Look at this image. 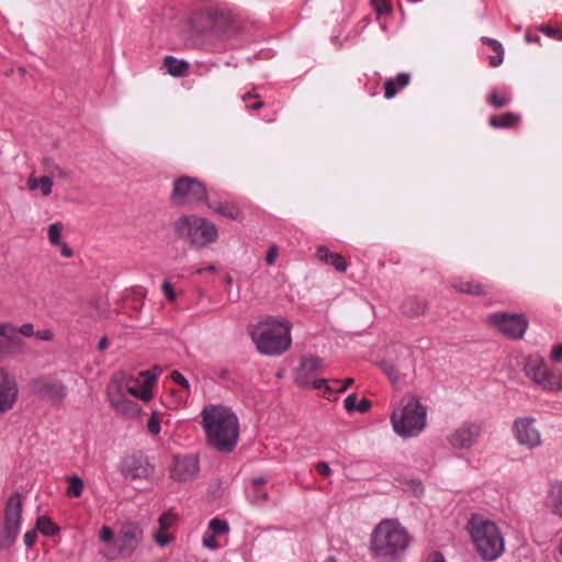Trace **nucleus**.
I'll use <instances>...</instances> for the list:
<instances>
[{
    "instance_id": "nucleus-1",
    "label": "nucleus",
    "mask_w": 562,
    "mask_h": 562,
    "mask_svg": "<svg viewBox=\"0 0 562 562\" xmlns=\"http://www.w3.org/2000/svg\"><path fill=\"white\" fill-rule=\"evenodd\" d=\"M201 418L207 445L220 452L233 451L239 438L236 414L227 406L210 404L202 409Z\"/></svg>"
},
{
    "instance_id": "nucleus-2",
    "label": "nucleus",
    "mask_w": 562,
    "mask_h": 562,
    "mask_svg": "<svg viewBox=\"0 0 562 562\" xmlns=\"http://www.w3.org/2000/svg\"><path fill=\"white\" fill-rule=\"evenodd\" d=\"M411 544L407 530L397 519H383L373 529L370 537V551L382 562H396Z\"/></svg>"
},
{
    "instance_id": "nucleus-3",
    "label": "nucleus",
    "mask_w": 562,
    "mask_h": 562,
    "mask_svg": "<svg viewBox=\"0 0 562 562\" xmlns=\"http://www.w3.org/2000/svg\"><path fill=\"white\" fill-rule=\"evenodd\" d=\"M467 530L476 552L484 561H495L503 554L505 540L496 522L474 514L467 524Z\"/></svg>"
},
{
    "instance_id": "nucleus-4",
    "label": "nucleus",
    "mask_w": 562,
    "mask_h": 562,
    "mask_svg": "<svg viewBox=\"0 0 562 562\" xmlns=\"http://www.w3.org/2000/svg\"><path fill=\"white\" fill-rule=\"evenodd\" d=\"M252 339L259 352L278 356L291 345L290 324L284 319H266L252 330Z\"/></svg>"
},
{
    "instance_id": "nucleus-5",
    "label": "nucleus",
    "mask_w": 562,
    "mask_h": 562,
    "mask_svg": "<svg viewBox=\"0 0 562 562\" xmlns=\"http://www.w3.org/2000/svg\"><path fill=\"white\" fill-rule=\"evenodd\" d=\"M427 409L414 395L402 398L401 405L391 415L395 434L402 438L417 436L426 426Z\"/></svg>"
},
{
    "instance_id": "nucleus-6",
    "label": "nucleus",
    "mask_w": 562,
    "mask_h": 562,
    "mask_svg": "<svg viewBox=\"0 0 562 562\" xmlns=\"http://www.w3.org/2000/svg\"><path fill=\"white\" fill-rule=\"evenodd\" d=\"M173 231L178 238L196 248L207 246L218 236L217 227L212 222L194 214L180 216L173 223Z\"/></svg>"
},
{
    "instance_id": "nucleus-7",
    "label": "nucleus",
    "mask_w": 562,
    "mask_h": 562,
    "mask_svg": "<svg viewBox=\"0 0 562 562\" xmlns=\"http://www.w3.org/2000/svg\"><path fill=\"white\" fill-rule=\"evenodd\" d=\"M170 202L176 206L206 204L209 202L206 188L196 178L181 176L173 180Z\"/></svg>"
},
{
    "instance_id": "nucleus-8",
    "label": "nucleus",
    "mask_w": 562,
    "mask_h": 562,
    "mask_svg": "<svg viewBox=\"0 0 562 562\" xmlns=\"http://www.w3.org/2000/svg\"><path fill=\"white\" fill-rule=\"evenodd\" d=\"M22 496L19 492L12 493L4 507V521L1 547H11L21 529Z\"/></svg>"
},
{
    "instance_id": "nucleus-9",
    "label": "nucleus",
    "mask_w": 562,
    "mask_h": 562,
    "mask_svg": "<svg viewBox=\"0 0 562 562\" xmlns=\"http://www.w3.org/2000/svg\"><path fill=\"white\" fill-rule=\"evenodd\" d=\"M490 326L510 339H519L528 328V321L522 314L494 313L486 317Z\"/></svg>"
},
{
    "instance_id": "nucleus-10",
    "label": "nucleus",
    "mask_w": 562,
    "mask_h": 562,
    "mask_svg": "<svg viewBox=\"0 0 562 562\" xmlns=\"http://www.w3.org/2000/svg\"><path fill=\"white\" fill-rule=\"evenodd\" d=\"M512 430L519 446L533 450L542 446V435L536 427V419L530 416L517 417L513 422Z\"/></svg>"
},
{
    "instance_id": "nucleus-11",
    "label": "nucleus",
    "mask_w": 562,
    "mask_h": 562,
    "mask_svg": "<svg viewBox=\"0 0 562 562\" xmlns=\"http://www.w3.org/2000/svg\"><path fill=\"white\" fill-rule=\"evenodd\" d=\"M122 475L131 481L150 480L155 474V465L143 453H135L123 459Z\"/></svg>"
},
{
    "instance_id": "nucleus-12",
    "label": "nucleus",
    "mask_w": 562,
    "mask_h": 562,
    "mask_svg": "<svg viewBox=\"0 0 562 562\" xmlns=\"http://www.w3.org/2000/svg\"><path fill=\"white\" fill-rule=\"evenodd\" d=\"M30 390L33 394L52 402H63L67 395L66 385L54 376L42 375L30 382Z\"/></svg>"
},
{
    "instance_id": "nucleus-13",
    "label": "nucleus",
    "mask_w": 562,
    "mask_h": 562,
    "mask_svg": "<svg viewBox=\"0 0 562 562\" xmlns=\"http://www.w3.org/2000/svg\"><path fill=\"white\" fill-rule=\"evenodd\" d=\"M379 366L389 379L396 383L401 378L407 376L414 371L415 363L412 351L407 348H401L394 360H382Z\"/></svg>"
},
{
    "instance_id": "nucleus-14",
    "label": "nucleus",
    "mask_w": 562,
    "mask_h": 562,
    "mask_svg": "<svg viewBox=\"0 0 562 562\" xmlns=\"http://www.w3.org/2000/svg\"><path fill=\"white\" fill-rule=\"evenodd\" d=\"M143 539V530L134 522L122 525L114 539V546L121 558L131 557Z\"/></svg>"
},
{
    "instance_id": "nucleus-15",
    "label": "nucleus",
    "mask_w": 562,
    "mask_h": 562,
    "mask_svg": "<svg viewBox=\"0 0 562 562\" xmlns=\"http://www.w3.org/2000/svg\"><path fill=\"white\" fill-rule=\"evenodd\" d=\"M19 398V384L14 374L0 366V416L12 411Z\"/></svg>"
},
{
    "instance_id": "nucleus-16",
    "label": "nucleus",
    "mask_w": 562,
    "mask_h": 562,
    "mask_svg": "<svg viewBox=\"0 0 562 562\" xmlns=\"http://www.w3.org/2000/svg\"><path fill=\"white\" fill-rule=\"evenodd\" d=\"M322 367L323 361L318 357L303 358L295 374L297 385L301 387L313 386L314 389H323V384H326L327 380L315 379Z\"/></svg>"
},
{
    "instance_id": "nucleus-17",
    "label": "nucleus",
    "mask_w": 562,
    "mask_h": 562,
    "mask_svg": "<svg viewBox=\"0 0 562 562\" xmlns=\"http://www.w3.org/2000/svg\"><path fill=\"white\" fill-rule=\"evenodd\" d=\"M481 434L482 426L479 423L465 422L447 436V441L454 449H469L475 445Z\"/></svg>"
},
{
    "instance_id": "nucleus-18",
    "label": "nucleus",
    "mask_w": 562,
    "mask_h": 562,
    "mask_svg": "<svg viewBox=\"0 0 562 562\" xmlns=\"http://www.w3.org/2000/svg\"><path fill=\"white\" fill-rule=\"evenodd\" d=\"M199 472V460L191 454L176 456L170 476L173 481L187 482L195 477Z\"/></svg>"
},
{
    "instance_id": "nucleus-19",
    "label": "nucleus",
    "mask_w": 562,
    "mask_h": 562,
    "mask_svg": "<svg viewBox=\"0 0 562 562\" xmlns=\"http://www.w3.org/2000/svg\"><path fill=\"white\" fill-rule=\"evenodd\" d=\"M525 371L527 376L547 391V385L550 383L552 371L547 367L542 358H529Z\"/></svg>"
},
{
    "instance_id": "nucleus-20",
    "label": "nucleus",
    "mask_w": 562,
    "mask_h": 562,
    "mask_svg": "<svg viewBox=\"0 0 562 562\" xmlns=\"http://www.w3.org/2000/svg\"><path fill=\"white\" fill-rule=\"evenodd\" d=\"M14 329L12 328V323L10 322H1L0 323V359H15L18 358V352L14 347H18V342L13 337Z\"/></svg>"
},
{
    "instance_id": "nucleus-21",
    "label": "nucleus",
    "mask_w": 562,
    "mask_h": 562,
    "mask_svg": "<svg viewBox=\"0 0 562 562\" xmlns=\"http://www.w3.org/2000/svg\"><path fill=\"white\" fill-rule=\"evenodd\" d=\"M134 382L132 376H127L124 373H115L108 385V400L110 403L117 402L127 394L128 384Z\"/></svg>"
},
{
    "instance_id": "nucleus-22",
    "label": "nucleus",
    "mask_w": 562,
    "mask_h": 562,
    "mask_svg": "<svg viewBox=\"0 0 562 562\" xmlns=\"http://www.w3.org/2000/svg\"><path fill=\"white\" fill-rule=\"evenodd\" d=\"M544 504L552 515L562 519V481L555 480L550 484Z\"/></svg>"
},
{
    "instance_id": "nucleus-23",
    "label": "nucleus",
    "mask_w": 562,
    "mask_h": 562,
    "mask_svg": "<svg viewBox=\"0 0 562 562\" xmlns=\"http://www.w3.org/2000/svg\"><path fill=\"white\" fill-rule=\"evenodd\" d=\"M215 19L216 10H201L192 16V25L196 32L212 36Z\"/></svg>"
},
{
    "instance_id": "nucleus-24",
    "label": "nucleus",
    "mask_w": 562,
    "mask_h": 562,
    "mask_svg": "<svg viewBox=\"0 0 562 562\" xmlns=\"http://www.w3.org/2000/svg\"><path fill=\"white\" fill-rule=\"evenodd\" d=\"M214 21L212 36L223 41L233 34L235 30L234 20L228 12L216 10V19Z\"/></svg>"
},
{
    "instance_id": "nucleus-25",
    "label": "nucleus",
    "mask_w": 562,
    "mask_h": 562,
    "mask_svg": "<svg viewBox=\"0 0 562 562\" xmlns=\"http://www.w3.org/2000/svg\"><path fill=\"white\" fill-rule=\"evenodd\" d=\"M316 257L319 261L333 266L337 271L345 272L347 262L340 254L331 252L327 247L319 246L316 250Z\"/></svg>"
},
{
    "instance_id": "nucleus-26",
    "label": "nucleus",
    "mask_w": 562,
    "mask_h": 562,
    "mask_svg": "<svg viewBox=\"0 0 562 562\" xmlns=\"http://www.w3.org/2000/svg\"><path fill=\"white\" fill-rule=\"evenodd\" d=\"M452 288L464 294L482 296L488 294V286L479 281L470 280H458L452 283Z\"/></svg>"
},
{
    "instance_id": "nucleus-27",
    "label": "nucleus",
    "mask_w": 562,
    "mask_h": 562,
    "mask_svg": "<svg viewBox=\"0 0 562 562\" xmlns=\"http://www.w3.org/2000/svg\"><path fill=\"white\" fill-rule=\"evenodd\" d=\"M411 81V75L407 72H401L395 78L386 79L384 83V97L385 99L394 98L398 91L404 89Z\"/></svg>"
},
{
    "instance_id": "nucleus-28",
    "label": "nucleus",
    "mask_w": 562,
    "mask_h": 562,
    "mask_svg": "<svg viewBox=\"0 0 562 562\" xmlns=\"http://www.w3.org/2000/svg\"><path fill=\"white\" fill-rule=\"evenodd\" d=\"M12 328L14 329L13 337L18 342V347H14L18 356L21 357L25 353V342L22 337H32L35 335L34 326L31 323H25L21 326H16L12 323Z\"/></svg>"
},
{
    "instance_id": "nucleus-29",
    "label": "nucleus",
    "mask_w": 562,
    "mask_h": 562,
    "mask_svg": "<svg viewBox=\"0 0 562 562\" xmlns=\"http://www.w3.org/2000/svg\"><path fill=\"white\" fill-rule=\"evenodd\" d=\"M267 482L263 476L255 477L251 482V491L248 495L252 505L261 506L268 501V492L262 487Z\"/></svg>"
},
{
    "instance_id": "nucleus-30",
    "label": "nucleus",
    "mask_w": 562,
    "mask_h": 562,
    "mask_svg": "<svg viewBox=\"0 0 562 562\" xmlns=\"http://www.w3.org/2000/svg\"><path fill=\"white\" fill-rule=\"evenodd\" d=\"M110 405L116 413L130 418L137 417L140 412L138 404L126 398V396L117 402L110 403Z\"/></svg>"
},
{
    "instance_id": "nucleus-31",
    "label": "nucleus",
    "mask_w": 562,
    "mask_h": 562,
    "mask_svg": "<svg viewBox=\"0 0 562 562\" xmlns=\"http://www.w3.org/2000/svg\"><path fill=\"white\" fill-rule=\"evenodd\" d=\"M189 63L183 59H178L173 56H166L164 58V67L167 69V72L172 77H183L188 69Z\"/></svg>"
},
{
    "instance_id": "nucleus-32",
    "label": "nucleus",
    "mask_w": 562,
    "mask_h": 562,
    "mask_svg": "<svg viewBox=\"0 0 562 562\" xmlns=\"http://www.w3.org/2000/svg\"><path fill=\"white\" fill-rule=\"evenodd\" d=\"M426 310V303L425 301L415 297V296H408L406 297L402 303V312L411 317L419 316L424 314Z\"/></svg>"
},
{
    "instance_id": "nucleus-33",
    "label": "nucleus",
    "mask_w": 562,
    "mask_h": 562,
    "mask_svg": "<svg viewBox=\"0 0 562 562\" xmlns=\"http://www.w3.org/2000/svg\"><path fill=\"white\" fill-rule=\"evenodd\" d=\"M206 204L213 212H215L226 218L237 220L240 217L241 212L238 209V206H236L235 204L227 203V202H218V203H213V204L206 203Z\"/></svg>"
},
{
    "instance_id": "nucleus-34",
    "label": "nucleus",
    "mask_w": 562,
    "mask_h": 562,
    "mask_svg": "<svg viewBox=\"0 0 562 562\" xmlns=\"http://www.w3.org/2000/svg\"><path fill=\"white\" fill-rule=\"evenodd\" d=\"M27 188L31 191L40 189L44 196H48L50 195L53 190V179L50 176H45L41 178H35L31 176L27 179Z\"/></svg>"
},
{
    "instance_id": "nucleus-35",
    "label": "nucleus",
    "mask_w": 562,
    "mask_h": 562,
    "mask_svg": "<svg viewBox=\"0 0 562 562\" xmlns=\"http://www.w3.org/2000/svg\"><path fill=\"white\" fill-rule=\"evenodd\" d=\"M481 41L484 44L488 45L496 53V55L488 56V61L492 67H498L503 63V59H504L503 45L497 40L486 37V36H483L481 38Z\"/></svg>"
},
{
    "instance_id": "nucleus-36",
    "label": "nucleus",
    "mask_w": 562,
    "mask_h": 562,
    "mask_svg": "<svg viewBox=\"0 0 562 562\" xmlns=\"http://www.w3.org/2000/svg\"><path fill=\"white\" fill-rule=\"evenodd\" d=\"M519 115L507 112L499 116H492L490 119V125L494 128H505L515 126L519 122Z\"/></svg>"
},
{
    "instance_id": "nucleus-37",
    "label": "nucleus",
    "mask_w": 562,
    "mask_h": 562,
    "mask_svg": "<svg viewBox=\"0 0 562 562\" xmlns=\"http://www.w3.org/2000/svg\"><path fill=\"white\" fill-rule=\"evenodd\" d=\"M344 406L349 413H366L371 407V402L366 398L358 401L356 394H349L344 401Z\"/></svg>"
},
{
    "instance_id": "nucleus-38",
    "label": "nucleus",
    "mask_w": 562,
    "mask_h": 562,
    "mask_svg": "<svg viewBox=\"0 0 562 562\" xmlns=\"http://www.w3.org/2000/svg\"><path fill=\"white\" fill-rule=\"evenodd\" d=\"M66 482L68 483L66 491L67 496L71 498H78L82 495L85 490V482L80 476L69 475L66 477Z\"/></svg>"
},
{
    "instance_id": "nucleus-39",
    "label": "nucleus",
    "mask_w": 562,
    "mask_h": 562,
    "mask_svg": "<svg viewBox=\"0 0 562 562\" xmlns=\"http://www.w3.org/2000/svg\"><path fill=\"white\" fill-rule=\"evenodd\" d=\"M36 530L46 536H54L58 532V527L47 516H41L36 520Z\"/></svg>"
},
{
    "instance_id": "nucleus-40",
    "label": "nucleus",
    "mask_w": 562,
    "mask_h": 562,
    "mask_svg": "<svg viewBox=\"0 0 562 562\" xmlns=\"http://www.w3.org/2000/svg\"><path fill=\"white\" fill-rule=\"evenodd\" d=\"M138 380L134 379V382L128 384L127 394H131L143 401H148L151 397V391L147 387L138 389Z\"/></svg>"
},
{
    "instance_id": "nucleus-41",
    "label": "nucleus",
    "mask_w": 562,
    "mask_h": 562,
    "mask_svg": "<svg viewBox=\"0 0 562 562\" xmlns=\"http://www.w3.org/2000/svg\"><path fill=\"white\" fill-rule=\"evenodd\" d=\"M487 101L492 106L499 109L510 102V97L495 90L490 94Z\"/></svg>"
},
{
    "instance_id": "nucleus-42",
    "label": "nucleus",
    "mask_w": 562,
    "mask_h": 562,
    "mask_svg": "<svg viewBox=\"0 0 562 562\" xmlns=\"http://www.w3.org/2000/svg\"><path fill=\"white\" fill-rule=\"evenodd\" d=\"M161 420L162 414L157 411H154L147 422V429L151 435L157 436L160 432Z\"/></svg>"
},
{
    "instance_id": "nucleus-43",
    "label": "nucleus",
    "mask_w": 562,
    "mask_h": 562,
    "mask_svg": "<svg viewBox=\"0 0 562 562\" xmlns=\"http://www.w3.org/2000/svg\"><path fill=\"white\" fill-rule=\"evenodd\" d=\"M61 229L63 225L60 223H53L48 226L47 235L49 243L52 245H60L61 241Z\"/></svg>"
},
{
    "instance_id": "nucleus-44",
    "label": "nucleus",
    "mask_w": 562,
    "mask_h": 562,
    "mask_svg": "<svg viewBox=\"0 0 562 562\" xmlns=\"http://www.w3.org/2000/svg\"><path fill=\"white\" fill-rule=\"evenodd\" d=\"M45 169L52 176H56L58 178L68 179L70 177V171L60 167L59 165H50V161L48 159L45 160Z\"/></svg>"
},
{
    "instance_id": "nucleus-45",
    "label": "nucleus",
    "mask_w": 562,
    "mask_h": 562,
    "mask_svg": "<svg viewBox=\"0 0 562 562\" xmlns=\"http://www.w3.org/2000/svg\"><path fill=\"white\" fill-rule=\"evenodd\" d=\"M209 528L213 535H223L226 533L229 529L227 521L213 518L209 522Z\"/></svg>"
},
{
    "instance_id": "nucleus-46",
    "label": "nucleus",
    "mask_w": 562,
    "mask_h": 562,
    "mask_svg": "<svg viewBox=\"0 0 562 562\" xmlns=\"http://www.w3.org/2000/svg\"><path fill=\"white\" fill-rule=\"evenodd\" d=\"M154 540L159 547L164 548L173 540V537L168 533L167 530L158 528V530L154 533Z\"/></svg>"
},
{
    "instance_id": "nucleus-47",
    "label": "nucleus",
    "mask_w": 562,
    "mask_h": 562,
    "mask_svg": "<svg viewBox=\"0 0 562 562\" xmlns=\"http://www.w3.org/2000/svg\"><path fill=\"white\" fill-rule=\"evenodd\" d=\"M549 392H561L562 391V372H553L550 379L549 385H547Z\"/></svg>"
},
{
    "instance_id": "nucleus-48",
    "label": "nucleus",
    "mask_w": 562,
    "mask_h": 562,
    "mask_svg": "<svg viewBox=\"0 0 562 562\" xmlns=\"http://www.w3.org/2000/svg\"><path fill=\"white\" fill-rule=\"evenodd\" d=\"M539 31L547 35L548 37L557 38L562 41V30L553 27L548 24H542L539 26Z\"/></svg>"
},
{
    "instance_id": "nucleus-49",
    "label": "nucleus",
    "mask_w": 562,
    "mask_h": 562,
    "mask_svg": "<svg viewBox=\"0 0 562 562\" xmlns=\"http://www.w3.org/2000/svg\"><path fill=\"white\" fill-rule=\"evenodd\" d=\"M176 521V516L170 513H164L158 519V526L160 529L168 530Z\"/></svg>"
},
{
    "instance_id": "nucleus-50",
    "label": "nucleus",
    "mask_w": 562,
    "mask_h": 562,
    "mask_svg": "<svg viewBox=\"0 0 562 562\" xmlns=\"http://www.w3.org/2000/svg\"><path fill=\"white\" fill-rule=\"evenodd\" d=\"M341 385V381L340 380H334L330 382L329 384V381L327 380V383L326 384H323V395L325 397H327L328 400L331 398V395L334 393H339L337 391V389Z\"/></svg>"
},
{
    "instance_id": "nucleus-51",
    "label": "nucleus",
    "mask_w": 562,
    "mask_h": 562,
    "mask_svg": "<svg viewBox=\"0 0 562 562\" xmlns=\"http://www.w3.org/2000/svg\"><path fill=\"white\" fill-rule=\"evenodd\" d=\"M140 376L144 379V387L150 390L157 380V374L151 371H142Z\"/></svg>"
},
{
    "instance_id": "nucleus-52",
    "label": "nucleus",
    "mask_w": 562,
    "mask_h": 562,
    "mask_svg": "<svg viewBox=\"0 0 562 562\" xmlns=\"http://www.w3.org/2000/svg\"><path fill=\"white\" fill-rule=\"evenodd\" d=\"M171 378H172L173 382L177 383L178 385H180L182 389H184V390H189L190 389L189 381L180 372L173 371L171 373Z\"/></svg>"
},
{
    "instance_id": "nucleus-53",
    "label": "nucleus",
    "mask_w": 562,
    "mask_h": 562,
    "mask_svg": "<svg viewBox=\"0 0 562 562\" xmlns=\"http://www.w3.org/2000/svg\"><path fill=\"white\" fill-rule=\"evenodd\" d=\"M202 542L205 548H209L211 550H216L218 548V543L215 539V535H213V533L205 535L202 539Z\"/></svg>"
},
{
    "instance_id": "nucleus-54",
    "label": "nucleus",
    "mask_w": 562,
    "mask_h": 562,
    "mask_svg": "<svg viewBox=\"0 0 562 562\" xmlns=\"http://www.w3.org/2000/svg\"><path fill=\"white\" fill-rule=\"evenodd\" d=\"M375 10L379 14L387 13L391 11V7L387 3V0H372Z\"/></svg>"
},
{
    "instance_id": "nucleus-55",
    "label": "nucleus",
    "mask_w": 562,
    "mask_h": 562,
    "mask_svg": "<svg viewBox=\"0 0 562 562\" xmlns=\"http://www.w3.org/2000/svg\"><path fill=\"white\" fill-rule=\"evenodd\" d=\"M36 537H37L36 529L27 530L23 537L24 544L27 548H31L35 543Z\"/></svg>"
},
{
    "instance_id": "nucleus-56",
    "label": "nucleus",
    "mask_w": 562,
    "mask_h": 562,
    "mask_svg": "<svg viewBox=\"0 0 562 562\" xmlns=\"http://www.w3.org/2000/svg\"><path fill=\"white\" fill-rule=\"evenodd\" d=\"M161 289L164 294L170 302H173L176 300V293L172 289V285L169 282H164Z\"/></svg>"
},
{
    "instance_id": "nucleus-57",
    "label": "nucleus",
    "mask_w": 562,
    "mask_h": 562,
    "mask_svg": "<svg viewBox=\"0 0 562 562\" xmlns=\"http://www.w3.org/2000/svg\"><path fill=\"white\" fill-rule=\"evenodd\" d=\"M550 358L553 362H558V363L562 362V345H555L552 348Z\"/></svg>"
},
{
    "instance_id": "nucleus-58",
    "label": "nucleus",
    "mask_w": 562,
    "mask_h": 562,
    "mask_svg": "<svg viewBox=\"0 0 562 562\" xmlns=\"http://www.w3.org/2000/svg\"><path fill=\"white\" fill-rule=\"evenodd\" d=\"M100 539L103 542H110L113 540V531L110 527L103 526L100 530Z\"/></svg>"
},
{
    "instance_id": "nucleus-59",
    "label": "nucleus",
    "mask_w": 562,
    "mask_h": 562,
    "mask_svg": "<svg viewBox=\"0 0 562 562\" xmlns=\"http://www.w3.org/2000/svg\"><path fill=\"white\" fill-rule=\"evenodd\" d=\"M277 257H278V248H277V246H271L266 256L267 265L272 266L276 262Z\"/></svg>"
},
{
    "instance_id": "nucleus-60",
    "label": "nucleus",
    "mask_w": 562,
    "mask_h": 562,
    "mask_svg": "<svg viewBox=\"0 0 562 562\" xmlns=\"http://www.w3.org/2000/svg\"><path fill=\"white\" fill-rule=\"evenodd\" d=\"M34 336L36 338H38L40 340L49 341V340L53 339L54 334H53V331L50 329H44V330L35 331Z\"/></svg>"
},
{
    "instance_id": "nucleus-61",
    "label": "nucleus",
    "mask_w": 562,
    "mask_h": 562,
    "mask_svg": "<svg viewBox=\"0 0 562 562\" xmlns=\"http://www.w3.org/2000/svg\"><path fill=\"white\" fill-rule=\"evenodd\" d=\"M316 471L323 476H328L331 473L330 467L327 462H318L316 464Z\"/></svg>"
},
{
    "instance_id": "nucleus-62",
    "label": "nucleus",
    "mask_w": 562,
    "mask_h": 562,
    "mask_svg": "<svg viewBox=\"0 0 562 562\" xmlns=\"http://www.w3.org/2000/svg\"><path fill=\"white\" fill-rule=\"evenodd\" d=\"M352 384H353V379L348 378V379L341 381V385L337 389V391L342 393Z\"/></svg>"
},
{
    "instance_id": "nucleus-63",
    "label": "nucleus",
    "mask_w": 562,
    "mask_h": 562,
    "mask_svg": "<svg viewBox=\"0 0 562 562\" xmlns=\"http://www.w3.org/2000/svg\"><path fill=\"white\" fill-rule=\"evenodd\" d=\"M60 246H61L60 254L63 257L69 258L72 256V250L66 244L61 243Z\"/></svg>"
},
{
    "instance_id": "nucleus-64",
    "label": "nucleus",
    "mask_w": 562,
    "mask_h": 562,
    "mask_svg": "<svg viewBox=\"0 0 562 562\" xmlns=\"http://www.w3.org/2000/svg\"><path fill=\"white\" fill-rule=\"evenodd\" d=\"M430 562H446V560H445L443 555L440 552H435L431 555Z\"/></svg>"
}]
</instances>
